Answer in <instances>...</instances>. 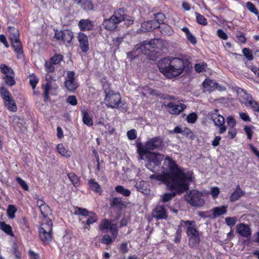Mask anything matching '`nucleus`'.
I'll return each mask as SVG.
<instances>
[{"mask_svg":"<svg viewBox=\"0 0 259 259\" xmlns=\"http://www.w3.org/2000/svg\"><path fill=\"white\" fill-rule=\"evenodd\" d=\"M165 160L168 161V170L162 174L151 175L149 178L159 181L167 186L171 191L175 190L179 194L187 191L189 189L190 183L192 181V173L185 171L169 157Z\"/></svg>","mask_w":259,"mask_h":259,"instance_id":"1","label":"nucleus"},{"mask_svg":"<svg viewBox=\"0 0 259 259\" xmlns=\"http://www.w3.org/2000/svg\"><path fill=\"white\" fill-rule=\"evenodd\" d=\"M160 71L167 78L180 75L184 69V62L178 58L166 57L158 63Z\"/></svg>","mask_w":259,"mask_h":259,"instance_id":"2","label":"nucleus"},{"mask_svg":"<svg viewBox=\"0 0 259 259\" xmlns=\"http://www.w3.org/2000/svg\"><path fill=\"white\" fill-rule=\"evenodd\" d=\"M138 153L139 155V159L141 160H147L149 162H153L155 165H159L163 159L164 155L158 153H154L148 151L143 148H139Z\"/></svg>","mask_w":259,"mask_h":259,"instance_id":"3","label":"nucleus"},{"mask_svg":"<svg viewBox=\"0 0 259 259\" xmlns=\"http://www.w3.org/2000/svg\"><path fill=\"white\" fill-rule=\"evenodd\" d=\"M52 226L53 223L50 219L47 220L46 223L42 224L39 228V235L41 241L47 244L52 239Z\"/></svg>","mask_w":259,"mask_h":259,"instance_id":"4","label":"nucleus"},{"mask_svg":"<svg viewBox=\"0 0 259 259\" xmlns=\"http://www.w3.org/2000/svg\"><path fill=\"white\" fill-rule=\"evenodd\" d=\"M165 42L159 39H153L149 41H144L141 46L138 48L144 54L148 55V52L151 49H156L158 50H162V47Z\"/></svg>","mask_w":259,"mask_h":259,"instance_id":"5","label":"nucleus"},{"mask_svg":"<svg viewBox=\"0 0 259 259\" xmlns=\"http://www.w3.org/2000/svg\"><path fill=\"white\" fill-rule=\"evenodd\" d=\"M202 196V194L196 190L191 191L185 196L188 203L194 206H201L204 204V201L201 198Z\"/></svg>","mask_w":259,"mask_h":259,"instance_id":"6","label":"nucleus"},{"mask_svg":"<svg viewBox=\"0 0 259 259\" xmlns=\"http://www.w3.org/2000/svg\"><path fill=\"white\" fill-rule=\"evenodd\" d=\"M164 147L163 139L161 137H155L150 139L145 145L144 149L149 151L156 149H162Z\"/></svg>","mask_w":259,"mask_h":259,"instance_id":"7","label":"nucleus"},{"mask_svg":"<svg viewBox=\"0 0 259 259\" xmlns=\"http://www.w3.org/2000/svg\"><path fill=\"white\" fill-rule=\"evenodd\" d=\"M186 234L189 238V244L191 247H195L200 243L199 232L195 227H187Z\"/></svg>","mask_w":259,"mask_h":259,"instance_id":"8","label":"nucleus"},{"mask_svg":"<svg viewBox=\"0 0 259 259\" xmlns=\"http://www.w3.org/2000/svg\"><path fill=\"white\" fill-rule=\"evenodd\" d=\"M126 10L122 8L114 12V31H118L117 24L120 23L126 18Z\"/></svg>","mask_w":259,"mask_h":259,"instance_id":"9","label":"nucleus"},{"mask_svg":"<svg viewBox=\"0 0 259 259\" xmlns=\"http://www.w3.org/2000/svg\"><path fill=\"white\" fill-rule=\"evenodd\" d=\"M78 40L79 46L81 51L86 53L89 50V39L88 36L82 32H79L78 34Z\"/></svg>","mask_w":259,"mask_h":259,"instance_id":"10","label":"nucleus"},{"mask_svg":"<svg viewBox=\"0 0 259 259\" xmlns=\"http://www.w3.org/2000/svg\"><path fill=\"white\" fill-rule=\"evenodd\" d=\"M152 216L157 220L166 219L167 215L165 207L162 205H157L152 212Z\"/></svg>","mask_w":259,"mask_h":259,"instance_id":"11","label":"nucleus"},{"mask_svg":"<svg viewBox=\"0 0 259 259\" xmlns=\"http://www.w3.org/2000/svg\"><path fill=\"white\" fill-rule=\"evenodd\" d=\"M12 124L15 129L18 132H24L26 130L23 119H21L18 116H14L12 117Z\"/></svg>","mask_w":259,"mask_h":259,"instance_id":"12","label":"nucleus"},{"mask_svg":"<svg viewBox=\"0 0 259 259\" xmlns=\"http://www.w3.org/2000/svg\"><path fill=\"white\" fill-rule=\"evenodd\" d=\"M142 31L144 32H150L159 27L158 22L156 20H150L142 24Z\"/></svg>","mask_w":259,"mask_h":259,"instance_id":"13","label":"nucleus"},{"mask_svg":"<svg viewBox=\"0 0 259 259\" xmlns=\"http://www.w3.org/2000/svg\"><path fill=\"white\" fill-rule=\"evenodd\" d=\"M167 107L169 109V112L172 114H179L186 108V106L184 104L180 103L175 105L173 103H168Z\"/></svg>","mask_w":259,"mask_h":259,"instance_id":"14","label":"nucleus"},{"mask_svg":"<svg viewBox=\"0 0 259 259\" xmlns=\"http://www.w3.org/2000/svg\"><path fill=\"white\" fill-rule=\"evenodd\" d=\"M115 98L118 101L114 103V108L118 109L122 112H126L127 109V105L124 100H121L120 94L118 93H114Z\"/></svg>","mask_w":259,"mask_h":259,"instance_id":"15","label":"nucleus"},{"mask_svg":"<svg viewBox=\"0 0 259 259\" xmlns=\"http://www.w3.org/2000/svg\"><path fill=\"white\" fill-rule=\"evenodd\" d=\"M237 231L242 236L248 237L251 235L249 227L245 224L241 223L237 225Z\"/></svg>","mask_w":259,"mask_h":259,"instance_id":"16","label":"nucleus"},{"mask_svg":"<svg viewBox=\"0 0 259 259\" xmlns=\"http://www.w3.org/2000/svg\"><path fill=\"white\" fill-rule=\"evenodd\" d=\"M236 92L238 96H239V99L241 103L244 104V105H245V103H247V101H248L252 98L251 95L248 94L246 91L242 88H238Z\"/></svg>","mask_w":259,"mask_h":259,"instance_id":"17","label":"nucleus"},{"mask_svg":"<svg viewBox=\"0 0 259 259\" xmlns=\"http://www.w3.org/2000/svg\"><path fill=\"white\" fill-rule=\"evenodd\" d=\"M113 224H111V221L104 219L100 223L99 228L100 230L104 232H108L109 231H110L111 233L113 234Z\"/></svg>","mask_w":259,"mask_h":259,"instance_id":"18","label":"nucleus"},{"mask_svg":"<svg viewBox=\"0 0 259 259\" xmlns=\"http://www.w3.org/2000/svg\"><path fill=\"white\" fill-rule=\"evenodd\" d=\"M245 192L243 191L240 186L238 185L230 197L231 202H235L238 200L241 197L244 196Z\"/></svg>","mask_w":259,"mask_h":259,"instance_id":"19","label":"nucleus"},{"mask_svg":"<svg viewBox=\"0 0 259 259\" xmlns=\"http://www.w3.org/2000/svg\"><path fill=\"white\" fill-rule=\"evenodd\" d=\"M78 26L81 31H88L93 29L94 25L89 19H81L79 22Z\"/></svg>","mask_w":259,"mask_h":259,"instance_id":"20","label":"nucleus"},{"mask_svg":"<svg viewBox=\"0 0 259 259\" xmlns=\"http://www.w3.org/2000/svg\"><path fill=\"white\" fill-rule=\"evenodd\" d=\"M213 122L216 126L219 127V134H222L226 131L227 128L225 125V119L223 116H219L216 120L213 121Z\"/></svg>","mask_w":259,"mask_h":259,"instance_id":"21","label":"nucleus"},{"mask_svg":"<svg viewBox=\"0 0 259 259\" xmlns=\"http://www.w3.org/2000/svg\"><path fill=\"white\" fill-rule=\"evenodd\" d=\"M4 101L5 106L10 111L16 112L17 111V107L16 106L15 101L11 96L9 97V99H4Z\"/></svg>","mask_w":259,"mask_h":259,"instance_id":"22","label":"nucleus"},{"mask_svg":"<svg viewBox=\"0 0 259 259\" xmlns=\"http://www.w3.org/2000/svg\"><path fill=\"white\" fill-rule=\"evenodd\" d=\"M103 26L104 28L110 31L109 34L111 35L112 38V33L113 31V15L108 19H105L103 22Z\"/></svg>","mask_w":259,"mask_h":259,"instance_id":"23","label":"nucleus"},{"mask_svg":"<svg viewBox=\"0 0 259 259\" xmlns=\"http://www.w3.org/2000/svg\"><path fill=\"white\" fill-rule=\"evenodd\" d=\"M77 4L86 11H93L94 5L92 0H79Z\"/></svg>","mask_w":259,"mask_h":259,"instance_id":"24","label":"nucleus"},{"mask_svg":"<svg viewBox=\"0 0 259 259\" xmlns=\"http://www.w3.org/2000/svg\"><path fill=\"white\" fill-rule=\"evenodd\" d=\"M8 32L9 33V37L11 41L19 39V32L17 28L9 26L8 27Z\"/></svg>","mask_w":259,"mask_h":259,"instance_id":"25","label":"nucleus"},{"mask_svg":"<svg viewBox=\"0 0 259 259\" xmlns=\"http://www.w3.org/2000/svg\"><path fill=\"white\" fill-rule=\"evenodd\" d=\"M128 203L125 199L121 197H114V207L121 209L126 207Z\"/></svg>","mask_w":259,"mask_h":259,"instance_id":"26","label":"nucleus"},{"mask_svg":"<svg viewBox=\"0 0 259 259\" xmlns=\"http://www.w3.org/2000/svg\"><path fill=\"white\" fill-rule=\"evenodd\" d=\"M158 28L160 29L161 32L164 35H171L173 33V31L171 27L167 24L162 23L161 25H159Z\"/></svg>","mask_w":259,"mask_h":259,"instance_id":"27","label":"nucleus"},{"mask_svg":"<svg viewBox=\"0 0 259 259\" xmlns=\"http://www.w3.org/2000/svg\"><path fill=\"white\" fill-rule=\"evenodd\" d=\"M215 82L209 79H205L203 82V88L206 89L209 92L215 90Z\"/></svg>","mask_w":259,"mask_h":259,"instance_id":"28","label":"nucleus"},{"mask_svg":"<svg viewBox=\"0 0 259 259\" xmlns=\"http://www.w3.org/2000/svg\"><path fill=\"white\" fill-rule=\"evenodd\" d=\"M227 206L223 205L222 207H216L213 209V215L214 218L219 217L222 214H224L227 212Z\"/></svg>","mask_w":259,"mask_h":259,"instance_id":"29","label":"nucleus"},{"mask_svg":"<svg viewBox=\"0 0 259 259\" xmlns=\"http://www.w3.org/2000/svg\"><path fill=\"white\" fill-rule=\"evenodd\" d=\"M73 37V34L71 31L69 30H64L61 40L64 42L70 43Z\"/></svg>","mask_w":259,"mask_h":259,"instance_id":"30","label":"nucleus"},{"mask_svg":"<svg viewBox=\"0 0 259 259\" xmlns=\"http://www.w3.org/2000/svg\"><path fill=\"white\" fill-rule=\"evenodd\" d=\"M245 105L246 107H251L254 112H259V104L256 101L253 99L252 97L247 101V103H245Z\"/></svg>","mask_w":259,"mask_h":259,"instance_id":"31","label":"nucleus"},{"mask_svg":"<svg viewBox=\"0 0 259 259\" xmlns=\"http://www.w3.org/2000/svg\"><path fill=\"white\" fill-rule=\"evenodd\" d=\"M0 229L7 234L14 236L12 227L9 225L7 224L5 222H0Z\"/></svg>","mask_w":259,"mask_h":259,"instance_id":"32","label":"nucleus"},{"mask_svg":"<svg viewBox=\"0 0 259 259\" xmlns=\"http://www.w3.org/2000/svg\"><path fill=\"white\" fill-rule=\"evenodd\" d=\"M12 47L14 48L15 51L19 54H22L23 53L21 43L20 39L11 41Z\"/></svg>","mask_w":259,"mask_h":259,"instance_id":"33","label":"nucleus"},{"mask_svg":"<svg viewBox=\"0 0 259 259\" xmlns=\"http://www.w3.org/2000/svg\"><path fill=\"white\" fill-rule=\"evenodd\" d=\"M182 30L186 33L187 38L189 41L193 45L196 44L197 40L196 37L189 31L188 28L185 27H183Z\"/></svg>","mask_w":259,"mask_h":259,"instance_id":"34","label":"nucleus"},{"mask_svg":"<svg viewBox=\"0 0 259 259\" xmlns=\"http://www.w3.org/2000/svg\"><path fill=\"white\" fill-rule=\"evenodd\" d=\"M115 189L118 193L125 197H128L130 196L131 194L130 190L124 188L123 186L120 185L116 186Z\"/></svg>","mask_w":259,"mask_h":259,"instance_id":"35","label":"nucleus"},{"mask_svg":"<svg viewBox=\"0 0 259 259\" xmlns=\"http://www.w3.org/2000/svg\"><path fill=\"white\" fill-rule=\"evenodd\" d=\"M82 113V121L84 124L92 126L93 124V122L92 118L89 116L87 111H83Z\"/></svg>","mask_w":259,"mask_h":259,"instance_id":"36","label":"nucleus"},{"mask_svg":"<svg viewBox=\"0 0 259 259\" xmlns=\"http://www.w3.org/2000/svg\"><path fill=\"white\" fill-rule=\"evenodd\" d=\"M65 86L70 92H74L78 88V84L74 80H66Z\"/></svg>","mask_w":259,"mask_h":259,"instance_id":"37","label":"nucleus"},{"mask_svg":"<svg viewBox=\"0 0 259 259\" xmlns=\"http://www.w3.org/2000/svg\"><path fill=\"white\" fill-rule=\"evenodd\" d=\"M39 210L41 212V214L46 219V221L47 222V220L49 221V219H50L48 218V215L51 211V208L46 204L45 205H44L41 207H40L39 208Z\"/></svg>","mask_w":259,"mask_h":259,"instance_id":"38","label":"nucleus"},{"mask_svg":"<svg viewBox=\"0 0 259 259\" xmlns=\"http://www.w3.org/2000/svg\"><path fill=\"white\" fill-rule=\"evenodd\" d=\"M89 184L90 187L92 191L98 193H101L102 189L98 183L93 180H91L89 181Z\"/></svg>","mask_w":259,"mask_h":259,"instance_id":"39","label":"nucleus"},{"mask_svg":"<svg viewBox=\"0 0 259 259\" xmlns=\"http://www.w3.org/2000/svg\"><path fill=\"white\" fill-rule=\"evenodd\" d=\"M174 192L172 193H165L161 196V201L164 202H167L172 199L174 197L176 194H178L175 190H174Z\"/></svg>","mask_w":259,"mask_h":259,"instance_id":"40","label":"nucleus"},{"mask_svg":"<svg viewBox=\"0 0 259 259\" xmlns=\"http://www.w3.org/2000/svg\"><path fill=\"white\" fill-rule=\"evenodd\" d=\"M17 209L13 205H9L7 210L8 217L11 219H14L15 217V213Z\"/></svg>","mask_w":259,"mask_h":259,"instance_id":"41","label":"nucleus"},{"mask_svg":"<svg viewBox=\"0 0 259 259\" xmlns=\"http://www.w3.org/2000/svg\"><path fill=\"white\" fill-rule=\"evenodd\" d=\"M67 176L70 181L75 187L79 185V178L74 173H69Z\"/></svg>","mask_w":259,"mask_h":259,"instance_id":"42","label":"nucleus"},{"mask_svg":"<svg viewBox=\"0 0 259 259\" xmlns=\"http://www.w3.org/2000/svg\"><path fill=\"white\" fill-rule=\"evenodd\" d=\"M1 69L2 72L6 74V76L14 75V71L12 68L5 64L1 65Z\"/></svg>","mask_w":259,"mask_h":259,"instance_id":"43","label":"nucleus"},{"mask_svg":"<svg viewBox=\"0 0 259 259\" xmlns=\"http://www.w3.org/2000/svg\"><path fill=\"white\" fill-rule=\"evenodd\" d=\"M88 217L89 218L85 223V224L88 226H90L97 221V216L95 213L93 211H91L90 214Z\"/></svg>","mask_w":259,"mask_h":259,"instance_id":"44","label":"nucleus"},{"mask_svg":"<svg viewBox=\"0 0 259 259\" xmlns=\"http://www.w3.org/2000/svg\"><path fill=\"white\" fill-rule=\"evenodd\" d=\"M4 79L6 83L10 87L13 86L16 83L13 75L5 76Z\"/></svg>","mask_w":259,"mask_h":259,"instance_id":"45","label":"nucleus"},{"mask_svg":"<svg viewBox=\"0 0 259 259\" xmlns=\"http://www.w3.org/2000/svg\"><path fill=\"white\" fill-rule=\"evenodd\" d=\"M124 25H120L121 27V29L123 30L125 28V26L126 27L129 26L130 25L133 24L134 20L129 16L126 15V18L123 19Z\"/></svg>","mask_w":259,"mask_h":259,"instance_id":"46","label":"nucleus"},{"mask_svg":"<svg viewBox=\"0 0 259 259\" xmlns=\"http://www.w3.org/2000/svg\"><path fill=\"white\" fill-rule=\"evenodd\" d=\"M195 15L197 23L202 25H206L207 24V22L206 19L203 16L199 14L197 12H195Z\"/></svg>","mask_w":259,"mask_h":259,"instance_id":"47","label":"nucleus"},{"mask_svg":"<svg viewBox=\"0 0 259 259\" xmlns=\"http://www.w3.org/2000/svg\"><path fill=\"white\" fill-rule=\"evenodd\" d=\"M63 58V56L60 54H55L51 58V62L54 64H58Z\"/></svg>","mask_w":259,"mask_h":259,"instance_id":"48","label":"nucleus"},{"mask_svg":"<svg viewBox=\"0 0 259 259\" xmlns=\"http://www.w3.org/2000/svg\"><path fill=\"white\" fill-rule=\"evenodd\" d=\"M246 7L247 9L252 13L257 15L258 14V10L255 6L251 2H248L246 3Z\"/></svg>","mask_w":259,"mask_h":259,"instance_id":"49","label":"nucleus"},{"mask_svg":"<svg viewBox=\"0 0 259 259\" xmlns=\"http://www.w3.org/2000/svg\"><path fill=\"white\" fill-rule=\"evenodd\" d=\"M182 134L187 138H190L191 139H194V134L188 128L184 127L183 129Z\"/></svg>","mask_w":259,"mask_h":259,"instance_id":"50","label":"nucleus"},{"mask_svg":"<svg viewBox=\"0 0 259 259\" xmlns=\"http://www.w3.org/2000/svg\"><path fill=\"white\" fill-rule=\"evenodd\" d=\"M51 88V85L50 82H47L44 87V101H46L49 98V91Z\"/></svg>","mask_w":259,"mask_h":259,"instance_id":"51","label":"nucleus"},{"mask_svg":"<svg viewBox=\"0 0 259 259\" xmlns=\"http://www.w3.org/2000/svg\"><path fill=\"white\" fill-rule=\"evenodd\" d=\"M57 149L58 152L62 155L66 157L70 156L69 155H67V151L66 150L64 146L62 144H58L57 146Z\"/></svg>","mask_w":259,"mask_h":259,"instance_id":"52","label":"nucleus"},{"mask_svg":"<svg viewBox=\"0 0 259 259\" xmlns=\"http://www.w3.org/2000/svg\"><path fill=\"white\" fill-rule=\"evenodd\" d=\"M237 221L236 217H227L225 219V222L227 225L230 227L234 226Z\"/></svg>","mask_w":259,"mask_h":259,"instance_id":"53","label":"nucleus"},{"mask_svg":"<svg viewBox=\"0 0 259 259\" xmlns=\"http://www.w3.org/2000/svg\"><path fill=\"white\" fill-rule=\"evenodd\" d=\"M155 19L154 20H156L157 22H158V24H159V25H161L162 23H164L163 20L165 19L164 15L162 13H156L154 14Z\"/></svg>","mask_w":259,"mask_h":259,"instance_id":"54","label":"nucleus"},{"mask_svg":"<svg viewBox=\"0 0 259 259\" xmlns=\"http://www.w3.org/2000/svg\"><path fill=\"white\" fill-rule=\"evenodd\" d=\"M16 181L24 190L27 191L28 190V186L27 184L20 177H17Z\"/></svg>","mask_w":259,"mask_h":259,"instance_id":"55","label":"nucleus"},{"mask_svg":"<svg viewBox=\"0 0 259 259\" xmlns=\"http://www.w3.org/2000/svg\"><path fill=\"white\" fill-rule=\"evenodd\" d=\"M242 52L243 55L248 60H251L253 59V56L251 50L248 48H244L243 49Z\"/></svg>","mask_w":259,"mask_h":259,"instance_id":"56","label":"nucleus"},{"mask_svg":"<svg viewBox=\"0 0 259 259\" xmlns=\"http://www.w3.org/2000/svg\"><path fill=\"white\" fill-rule=\"evenodd\" d=\"M219 110L218 109H215L213 111L210 112L208 113V116L210 117V119L213 121L216 120L219 116H221L220 114L218 113Z\"/></svg>","mask_w":259,"mask_h":259,"instance_id":"57","label":"nucleus"},{"mask_svg":"<svg viewBox=\"0 0 259 259\" xmlns=\"http://www.w3.org/2000/svg\"><path fill=\"white\" fill-rule=\"evenodd\" d=\"M219 110L218 109H215L213 111L210 112L208 113V116L210 117V119L213 121L216 120L219 116H221L220 114L218 113Z\"/></svg>","mask_w":259,"mask_h":259,"instance_id":"58","label":"nucleus"},{"mask_svg":"<svg viewBox=\"0 0 259 259\" xmlns=\"http://www.w3.org/2000/svg\"><path fill=\"white\" fill-rule=\"evenodd\" d=\"M197 119V115L195 113L189 114L187 117V121L189 123H194Z\"/></svg>","mask_w":259,"mask_h":259,"instance_id":"59","label":"nucleus"},{"mask_svg":"<svg viewBox=\"0 0 259 259\" xmlns=\"http://www.w3.org/2000/svg\"><path fill=\"white\" fill-rule=\"evenodd\" d=\"M0 92L3 100L4 99H9V97L11 96L10 92L4 87H2L1 88Z\"/></svg>","mask_w":259,"mask_h":259,"instance_id":"60","label":"nucleus"},{"mask_svg":"<svg viewBox=\"0 0 259 259\" xmlns=\"http://www.w3.org/2000/svg\"><path fill=\"white\" fill-rule=\"evenodd\" d=\"M29 79V82L31 85L32 89H34L38 81V78H37L35 75H30Z\"/></svg>","mask_w":259,"mask_h":259,"instance_id":"61","label":"nucleus"},{"mask_svg":"<svg viewBox=\"0 0 259 259\" xmlns=\"http://www.w3.org/2000/svg\"><path fill=\"white\" fill-rule=\"evenodd\" d=\"M77 213L79 215L88 217L90 215L91 211H89L85 208L79 207L77 208Z\"/></svg>","mask_w":259,"mask_h":259,"instance_id":"62","label":"nucleus"},{"mask_svg":"<svg viewBox=\"0 0 259 259\" xmlns=\"http://www.w3.org/2000/svg\"><path fill=\"white\" fill-rule=\"evenodd\" d=\"M104 102L108 107L113 108V103L111 101V96L109 94L106 95V97L105 98Z\"/></svg>","mask_w":259,"mask_h":259,"instance_id":"63","label":"nucleus"},{"mask_svg":"<svg viewBox=\"0 0 259 259\" xmlns=\"http://www.w3.org/2000/svg\"><path fill=\"white\" fill-rule=\"evenodd\" d=\"M119 252L122 254H125L127 252V243L126 242L121 243L118 248Z\"/></svg>","mask_w":259,"mask_h":259,"instance_id":"64","label":"nucleus"}]
</instances>
